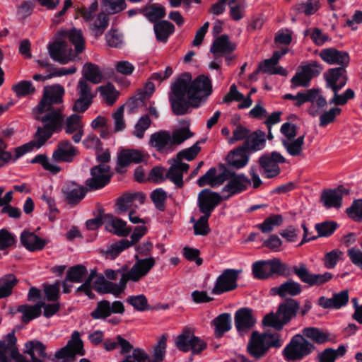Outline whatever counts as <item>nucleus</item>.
<instances>
[{"label":"nucleus","mask_w":362,"mask_h":362,"mask_svg":"<svg viewBox=\"0 0 362 362\" xmlns=\"http://www.w3.org/2000/svg\"><path fill=\"white\" fill-rule=\"evenodd\" d=\"M189 168V164L179 162L175 159L166 172V177L176 187L182 188L184 185L183 173L187 172Z\"/></svg>","instance_id":"obj_25"},{"label":"nucleus","mask_w":362,"mask_h":362,"mask_svg":"<svg viewBox=\"0 0 362 362\" xmlns=\"http://www.w3.org/2000/svg\"><path fill=\"white\" fill-rule=\"evenodd\" d=\"M24 354L29 355L30 357L36 356L35 353L39 356L40 358H49V356L46 352V346L39 340L28 341L25 344Z\"/></svg>","instance_id":"obj_39"},{"label":"nucleus","mask_w":362,"mask_h":362,"mask_svg":"<svg viewBox=\"0 0 362 362\" xmlns=\"http://www.w3.org/2000/svg\"><path fill=\"white\" fill-rule=\"evenodd\" d=\"M265 133L263 131L256 130L250 134L242 146L247 152L260 151L265 146Z\"/></svg>","instance_id":"obj_28"},{"label":"nucleus","mask_w":362,"mask_h":362,"mask_svg":"<svg viewBox=\"0 0 362 362\" xmlns=\"http://www.w3.org/2000/svg\"><path fill=\"white\" fill-rule=\"evenodd\" d=\"M112 175L108 164H98L92 168V191L102 189L107 185Z\"/></svg>","instance_id":"obj_23"},{"label":"nucleus","mask_w":362,"mask_h":362,"mask_svg":"<svg viewBox=\"0 0 362 362\" xmlns=\"http://www.w3.org/2000/svg\"><path fill=\"white\" fill-rule=\"evenodd\" d=\"M44 305L43 301H38L34 305L24 304L19 305L17 311L23 314L22 321L24 323H28L33 319L39 317L42 314V308Z\"/></svg>","instance_id":"obj_35"},{"label":"nucleus","mask_w":362,"mask_h":362,"mask_svg":"<svg viewBox=\"0 0 362 362\" xmlns=\"http://www.w3.org/2000/svg\"><path fill=\"white\" fill-rule=\"evenodd\" d=\"M303 72L311 81L313 78L317 76L323 70V66L317 61H311L305 64L300 66Z\"/></svg>","instance_id":"obj_58"},{"label":"nucleus","mask_w":362,"mask_h":362,"mask_svg":"<svg viewBox=\"0 0 362 362\" xmlns=\"http://www.w3.org/2000/svg\"><path fill=\"white\" fill-rule=\"evenodd\" d=\"M283 344L281 335L276 332H252L247 345V351L255 360L266 356L270 348H280Z\"/></svg>","instance_id":"obj_4"},{"label":"nucleus","mask_w":362,"mask_h":362,"mask_svg":"<svg viewBox=\"0 0 362 362\" xmlns=\"http://www.w3.org/2000/svg\"><path fill=\"white\" fill-rule=\"evenodd\" d=\"M61 282L56 281L53 284L44 285V293L48 301H57L59 298V290Z\"/></svg>","instance_id":"obj_61"},{"label":"nucleus","mask_w":362,"mask_h":362,"mask_svg":"<svg viewBox=\"0 0 362 362\" xmlns=\"http://www.w3.org/2000/svg\"><path fill=\"white\" fill-rule=\"evenodd\" d=\"M109 16L103 12L92 16V35L95 38L101 36L109 25Z\"/></svg>","instance_id":"obj_40"},{"label":"nucleus","mask_w":362,"mask_h":362,"mask_svg":"<svg viewBox=\"0 0 362 362\" xmlns=\"http://www.w3.org/2000/svg\"><path fill=\"white\" fill-rule=\"evenodd\" d=\"M127 302L138 311H144L149 309L148 300L143 294L130 296L127 298Z\"/></svg>","instance_id":"obj_57"},{"label":"nucleus","mask_w":362,"mask_h":362,"mask_svg":"<svg viewBox=\"0 0 362 362\" xmlns=\"http://www.w3.org/2000/svg\"><path fill=\"white\" fill-rule=\"evenodd\" d=\"M286 163V158L279 152L265 153L259 158V164L262 169V175L267 178H273L281 173L279 163Z\"/></svg>","instance_id":"obj_11"},{"label":"nucleus","mask_w":362,"mask_h":362,"mask_svg":"<svg viewBox=\"0 0 362 362\" xmlns=\"http://www.w3.org/2000/svg\"><path fill=\"white\" fill-rule=\"evenodd\" d=\"M176 346L183 352L192 351L193 354H198L206 348V343L199 337H196L193 332L188 328L176 339Z\"/></svg>","instance_id":"obj_10"},{"label":"nucleus","mask_w":362,"mask_h":362,"mask_svg":"<svg viewBox=\"0 0 362 362\" xmlns=\"http://www.w3.org/2000/svg\"><path fill=\"white\" fill-rule=\"evenodd\" d=\"M12 90L18 98H23L35 93V88L30 81H21L13 85Z\"/></svg>","instance_id":"obj_49"},{"label":"nucleus","mask_w":362,"mask_h":362,"mask_svg":"<svg viewBox=\"0 0 362 362\" xmlns=\"http://www.w3.org/2000/svg\"><path fill=\"white\" fill-rule=\"evenodd\" d=\"M315 349L313 343L302 334L294 335L284 347L282 354L288 362L300 361L311 354Z\"/></svg>","instance_id":"obj_5"},{"label":"nucleus","mask_w":362,"mask_h":362,"mask_svg":"<svg viewBox=\"0 0 362 362\" xmlns=\"http://www.w3.org/2000/svg\"><path fill=\"white\" fill-rule=\"evenodd\" d=\"M310 80L306 76L303 70L299 66L295 75L291 79V88L298 87H308L310 86Z\"/></svg>","instance_id":"obj_56"},{"label":"nucleus","mask_w":362,"mask_h":362,"mask_svg":"<svg viewBox=\"0 0 362 362\" xmlns=\"http://www.w3.org/2000/svg\"><path fill=\"white\" fill-rule=\"evenodd\" d=\"M192 136V134L188 128L182 127L175 129L171 134V144L172 146L180 145Z\"/></svg>","instance_id":"obj_63"},{"label":"nucleus","mask_w":362,"mask_h":362,"mask_svg":"<svg viewBox=\"0 0 362 362\" xmlns=\"http://www.w3.org/2000/svg\"><path fill=\"white\" fill-rule=\"evenodd\" d=\"M292 269L302 282L308 284L310 286L324 284L333 276L330 272L318 274H310L306 265L303 263H300L298 266L293 267Z\"/></svg>","instance_id":"obj_17"},{"label":"nucleus","mask_w":362,"mask_h":362,"mask_svg":"<svg viewBox=\"0 0 362 362\" xmlns=\"http://www.w3.org/2000/svg\"><path fill=\"white\" fill-rule=\"evenodd\" d=\"M174 31V25L168 21H161L154 23L156 37L160 42H165Z\"/></svg>","instance_id":"obj_38"},{"label":"nucleus","mask_w":362,"mask_h":362,"mask_svg":"<svg viewBox=\"0 0 362 362\" xmlns=\"http://www.w3.org/2000/svg\"><path fill=\"white\" fill-rule=\"evenodd\" d=\"M349 192V190L342 185L334 189H326L321 194L320 202L327 209H339L342 205L343 196L348 194Z\"/></svg>","instance_id":"obj_22"},{"label":"nucleus","mask_w":362,"mask_h":362,"mask_svg":"<svg viewBox=\"0 0 362 362\" xmlns=\"http://www.w3.org/2000/svg\"><path fill=\"white\" fill-rule=\"evenodd\" d=\"M252 274L258 279H268L274 275H289V267L279 259L256 262L252 264Z\"/></svg>","instance_id":"obj_7"},{"label":"nucleus","mask_w":362,"mask_h":362,"mask_svg":"<svg viewBox=\"0 0 362 362\" xmlns=\"http://www.w3.org/2000/svg\"><path fill=\"white\" fill-rule=\"evenodd\" d=\"M77 355H85V350L80 333L78 331H74L71 334V339L67 341L66 345L56 351L54 356L57 359L66 358L74 359Z\"/></svg>","instance_id":"obj_14"},{"label":"nucleus","mask_w":362,"mask_h":362,"mask_svg":"<svg viewBox=\"0 0 362 362\" xmlns=\"http://www.w3.org/2000/svg\"><path fill=\"white\" fill-rule=\"evenodd\" d=\"M234 321L238 332H247L255 326L256 318L252 314V309L242 308L235 312Z\"/></svg>","instance_id":"obj_24"},{"label":"nucleus","mask_w":362,"mask_h":362,"mask_svg":"<svg viewBox=\"0 0 362 362\" xmlns=\"http://www.w3.org/2000/svg\"><path fill=\"white\" fill-rule=\"evenodd\" d=\"M319 56L323 62L329 65L347 67L350 62V57L347 52L334 47L322 49Z\"/></svg>","instance_id":"obj_21"},{"label":"nucleus","mask_w":362,"mask_h":362,"mask_svg":"<svg viewBox=\"0 0 362 362\" xmlns=\"http://www.w3.org/2000/svg\"><path fill=\"white\" fill-rule=\"evenodd\" d=\"M250 185L251 180L245 174L233 172L227 184L221 189L222 196L224 200H228L247 190Z\"/></svg>","instance_id":"obj_12"},{"label":"nucleus","mask_w":362,"mask_h":362,"mask_svg":"<svg viewBox=\"0 0 362 362\" xmlns=\"http://www.w3.org/2000/svg\"><path fill=\"white\" fill-rule=\"evenodd\" d=\"M349 302V293L347 290H343L334 293L332 298H327L324 296L318 299V305L323 308L339 309Z\"/></svg>","instance_id":"obj_27"},{"label":"nucleus","mask_w":362,"mask_h":362,"mask_svg":"<svg viewBox=\"0 0 362 362\" xmlns=\"http://www.w3.org/2000/svg\"><path fill=\"white\" fill-rule=\"evenodd\" d=\"M213 91L210 78L204 74L192 80L189 72L182 74L172 84L169 95L171 109L175 115L187 114L189 108L199 107Z\"/></svg>","instance_id":"obj_2"},{"label":"nucleus","mask_w":362,"mask_h":362,"mask_svg":"<svg viewBox=\"0 0 362 362\" xmlns=\"http://www.w3.org/2000/svg\"><path fill=\"white\" fill-rule=\"evenodd\" d=\"M230 315L228 313L221 314L214 320L216 337H221L225 332L230 329Z\"/></svg>","instance_id":"obj_43"},{"label":"nucleus","mask_w":362,"mask_h":362,"mask_svg":"<svg viewBox=\"0 0 362 362\" xmlns=\"http://www.w3.org/2000/svg\"><path fill=\"white\" fill-rule=\"evenodd\" d=\"M144 15L151 21L156 23L158 20L161 19L165 16V8L159 4H154L149 6H145L143 8Z\"/></svg>","instance_id":"obj_48"},{"label":"nucleus","mask_w":362,"mask_h":362,"mask_svg":"<svg viewBox=\"0 0 362 362\" xmlns=\"http://www.w3.org/2000/svg\"><path fill=\"white\" fill-rule=\"evenodd\" d=\"M148 144L158 151L162 152L172 146L171 134L165 130L156 132L150 136Z\"/></svg>","instance_id":"obj_30"},{"label":"nucleus","mask_w":362,"mask_h":362,"mask_svg":"<svg viewBox=\"0 0 362 362\" xmlns=\"http://www.w3.org/2000/svg\"><path fill=\"white\" fill-rule=\"evenodd\" d=\"M250 134V131L242 124H238L233 131V136L227 139L228 143L233 144L238 141L246 140Z\"/></svg>","instance_id":"obj_62"},{"label":"nucleus","mask_w":362,"mask_h":362,"mask_svg":"<svg viewBox=\"0 0 362 362\" xmlns=\"http://www.w3.org/2000/svg\"><path fill=\"white\" fill-rule=\"evenodd\" d=\"M106 228L110 232L121 237L127 236L132 229L127 226V222L119 218L110 217V222L106 225Z\"/></svg>","instance_id":"obj_37"},{"label":"nucleus","mask_w":362,"mask_h":362,"mask_svg":"<svg viewBox=\"0 0 362 362\" xmlns=\"http://www.w3.org/2000/svg\"><path fill=\"white\" fill-rule=\"evenodd\" d=\"M241 270L226 269L216 279L212 293L220 295L235 289L238 287L237 281Z\"/></svg>","instance_id":"obj_13"},{"label":"nucleus","mask_w":362,"mask_h":362,"mask_svg":"<svg viewBox=\"0 0 362 362\" xmlns=\"http://www.w3.org/2000/svg\"><path fill=\"white\" fill-rule=\"evenodd\" d=\"M96 91L100 93L103 100L109 105H112L119 95V91L115 89L111 83L98 87Z\"/></svg>","instance_id":"obj_42"},{"label":"nucleus","mask_w":362,"mask_h":362,"mask_svg":"<svg viewBox=\"0 0 362 362\" xmlns=\"http://www.w3.org/2000/svg\"><path fill=\"white\" fill-rule=\"evenodd\" d=\"M30 163H39L42 168L53 174H57L61 171V168L49 163V158L45 154H37L31 160Z\"/></svg>","instance_id":"obj_53"},{"label":"nucleus","mask_w":362,"mask_h":362,"mask_svg":"<svg viewBox=\"0 0 362 362\" xmlns=\"http://www.w3.org/2000/svg\"><path fill=\"white\" fill-rule=\"evenodd\" d=\"M48 51L50 57L61 64H66L72 59V48L65 40L58 35L54 42L49 44Z\"/></svg>","instance_id":"obj_15"},{"label":"nucleus","mask_w":362,"mask_h":362,"mask_svg":"<svg viewBox=\"0 0 362 362\" xmlns=\"http://www.w3.org/2000/svg\"><path fill=\"white\" fill-rule=\"evenodd\" d=\"M348 216L355 221H362V199L354 200L351 206L346 209Z\"/></svg>","instance_id":"obj_64"},{"label":"nucleus","mask_w":362,"mask_h":362,"mask_svg":"<svg viewBox=\"0 0 362 362\" xmlns=\"http://www.w3.org/2000/svg\"><path fill=\"white\" fill-rule=\"evenodd\" d=\"M305 136L302 135L296 139H281L282 146L286 152L292 156H299L303 152Z\"/></svg>","instance_id":"obj_41"},{"label":"nucleus","mask_w":362,"mask_h":362,"mask_svg":"<svg viewBox=\"0 0 362 362\" xmlns=\"http://www.w3.org/2000/svg\"><path fill=\"white\" fill-rule=\"evenodd\" d=\"M57 35L63 40L66 38L75 46L77 53H81L84 49V40L81 30L72 28L68 30H61L57 32Z\"/></svg>","instance_id":"obj_33"},{"label":"nucleus","mask_w":362,"mask_h":362,"mask_svg":"<svg viewBox=\"0 0 362 362\" xmlns=\"http://www.w3.org/2000/svg\"><path fill=\"white\" fill-rule=\"evenodd\" d=\"M87 191L88 189L85 187L78 186L73 182L71 186L68 187L64 193L68 204L75 205L84 198Z\"/></svg>","instance_id":"obj_36"},{"label":"nucleus","mask_w":362,"mask_h":362,"mask_svg":"<svg viewBox=\"0 0 362 362\" xmlns=\"http://www.w3.org/2000/svg\"><path fill=\"white\" fill-rule=\"evenodd\" d=\"M145 196L139 192L125 193L116 200V212L119 214L127 212L132 206L134 200H138L141 204L144 202Z\"/></svg>","instance_id":"obj_29"},{"label":"nucleus","mask_w":362,"mask_h":362,"mask_svg":"<svg viewBox=\"0 0 362 362\" xmlns=\"http://www.w3.org/2000/svg\"><path fill=\"white\" fill-rule=\"evenodd\" d=\"M132 246V243L127 239L112 244L106 251V257L111 259H115L123 250Z\"/></svg>","instance_id":"obj_51"},{"label":"nucleus","mask_w":362,"mask_h":362,"mask_svg":"<svg viewBox=\"0 0 362 362\" xmlns=\"http://www.w3.org/2000/svg\"><path fill=\"white\" fill-rule=\"evenodd\" d=\"M302 292L301 285L293 280H288L279 286L271 288L272 295H278L281 298H285L287 296H296Z\"/></svg>","instance_id":"obj_31"},{"label":"nucleus","mask_w":362,"mask_h":362,"mask_svg":"<svg viewBox=\"0 0 362 362\" xmlns=\"http://www.w3.org/2000/svg\"><path fill=\"white\" fill-rule=\"evenodd\" d=\"M87 82H90V62L86 63L83 77L78 84L79 98L74 102L72 107L75 112H83L90 105V88Z\"/></svg>","instance_id":"obj_8"},{"label":"nucleus","mask_w":362,"mask_h":362,"mask_svg":"<svg viewBox=\"0 0 362 362\" xmlns=\"http://www.w3.org/2000/svg\"><path fill=\"white\" fill-rule=\"evenodd\" d=\"M346 349L344 346L340 345L337 349L327 348L317 355L319 362H334L338 357L343 356Z\"/></svg>","instance_id":"obj_44"},{"label":"nucleus","mask_w":362,"mask_h":362,"mask_svg":"<svg viewBox=\"0 0 362 362\" xmlns=\"http://www.w3.org/2000/svg\"><path fill=\"white\" fill-rule=\"evenodd\" d=\"M235 49V45L229 40L227 35H221L214 41L210 51L214 54H230Z\"/></svg>","instance_id":"obj_34"},{"label":"nucleus","mask_w":362,"mask_h":362,"mask_svg":"<svg viewBox=\"0 0 362 362\" xmlns=\"http://www.w3.org/2000/svg\"><path fill=\"white\" fill-rule=\"evenodd\" d=\"M123 278L118 284L107 280L101 275L96 278L94 286H92L95 291L100 293H110L115 297H119L125 290V281Z\"/></svg>","instance_id":"obj_20"},{"label":"nucleus","mask_w":362,"mask_h":362,"mask_svg":"<svg viewBox=\"0 0 362 362\" xmlns=\"http://www.w3.org/2000/svg\"><path fill=\"white\" fill-rule=\"evenodd\" d=\"M284 218L281 214H273L267 217L262 223L257 225V228L264 233H267L274 228L282 225Z\"/></svg>","instance_id":"obj_46"},{"label":"nucleus","mask_w":362,"mask_h":362,"mask_svg":"<svg viewBox=\"0 0 362 362\" xmlns=\"http://www.w3.org/2000/svg\"><path fill=\"white\" fill-rule=\"evenodd\" d=\"M346 68H330L324 74L327 87L331 88L333 92H339L346 84L348 78Z\"/></svg>","instance_id":"obj_18"},{"label":"nucleus","mask_w":362,"mask_h":362,"mask_svg":"<svg viewBox=\"0 0 362 362\" xmlns=\"http://www.w3.org/2000/svg\"><path fill=\"white\" fill-rule=\"evenodd\" d=\"M134 258L136 262L129 270H128V266L127 264H124L119 269H117V273L121 274L119 281L123 278L127 279L125 281V288L127 287V282L129 281L133 282L139 281L143 277L148 274L156 264V261L153 257L139 259V256L136 255Z\"/></svg>","instance_id":"obj_6"},{"label":"nucleus","mask_w":362,"mask_h":362,"mask_svg":"<svg viewBox=\"0 0 362 362\" xmlns=\"http://www.w3.org/2000/svg\"><path fill=\"white\" fill-rule=\"evenodd\" d=\"M106 43L112 48H121L123 45V37L117 30H110L105 35Z\"/></svg>","instance_id":"obj_59"},{"label":"nucleus","mask_w":362,"mask_h":362,"mask_svg":"<svg viewBox=\"0 0 362 362\" xmlns=\"http://www.w3.org/2000/svg\"><path fill=\"white\" fill-rule=\"evenodd\" d=\"M87 274V269L83 264L71 267L66 274V281L70 282H82Z\"/></svg>","instance_id":"obj_50"},{"label":"nucleus","mask_w":362,"mask_h":362,"mask_svg":"<svg viewBox=\"0 0 362 362\" xmlns=\"http://www.w3.org/2000/svg\"><path fill=\"white\" fill-rule=\"evenodd\" d=\"M337 227V223L332 221L319 223L315 226L318 233L317 237H329L334 233Z\"/></svg>","instance_id":"obj_52"},{"label":"nucleus","mask_w":362,"mask_h":362,"mask_svg":"<svg viewBox=\"0 0 362 362\" xmlns=\"http://www.w3.org/2000/svg\"><path fill=\"white\" fill-rule=\"evenodd\" d=\"M299 310L300 303L297 300L286 298L278 305L275 313L271 312L263 317L262 325L280 331L297 316Z\"/></svg>","instance_id":"obj_3"},{"label":"nucleus","mask_w":362,"mask_h":362,"mask_svg":"<svg viewBox=\"0 0 362 362\" xmlns=\"http://www.w3.org/2000/svg\"><path fill=\"white\" fill-rule=\"evenodd\" d=\"M302 335L314 342L321 344L329 340V334L315 327H306L302 330Z\"/></svg>","instance_id":"obj_45"},{"label":"nucleus","mask_w":362,"mask_h":362,"mask_svg":"<svg viewBox=\"0 0 362 362\" xmlns=\"http://www.w3.org/2000/svg\"><path fill=\"white\" fill-rule=\"evenodd\" d=\"M198 207L203 216L210 217L216 206L222 201L223 197L209 189H202L198 194Z\"/></svg>","instance_id":"obj_16"},{"label":"nucleus","mask_w":362,"mask_h":362,"mask_svg":"<svg viewBox=\"0 0 362 362\" xmlns=\"http://www.w3.org/2000/svg\"><path fill=\"white\" fill-rule=\"evenodd\" d=\"M246 152L247 151L242 146L230 151L226 157V161L228 165L233 166L236 169H240L245 166L249 160Z\"/></svg>","instance_id":"obj_32"},{"label":"nucleus","mask_w":362,"mask_h":362,"mask_svg":"<svg viewBox=\"0 0 362 362\" xmlns=\"http://www.w3.org/2000/svg\"><path fill=\"white\" fill-rule=\"evenodd\" d=\"M151 120L148 115H144L139 118L134 127L133 134L139 138L142 139L144 136L145 132L150 127Z\"/></svg>","instance_id":"obj_54"},{"label":"nucleus","mask_w":362,"mask_h":362,"mask_svg":"<svg viewBox=\"0 0 362 362\" xmlns=\"http://www.w3.org/2000/svg\"><path fill=\"white\" fill-rule=\"evenodd\" d=\"M21 244L30 252L42 250L47 242L37 235L34 232L23 230L20 237Z\"/></svg>","instance_id":"obj_26"},{"label":"nucleus","mask_w":362,"mask_h":362,"mask_svg":"<svg viewBox=\"0 0 362 362\" xmlns=\"http://www.w3.org/2000/svg\"><path fill=\"white\" fill-rule=\"evenodd\" d=\"M64 93V88L60 84H54L44 88L42 98L37 105L35 117V119L40 121L42 126L37 127L33 140L14 148L13 161L25 153L33 151L35 148H40L54 133L62 131L64 117L59 109L52 107V104L62 103Z\"/></svg>","instance_id":"obj_1"},{"label":"nucleus","mask_w":362,"mask_h":362,"mask_svg":"<svg viewBox=\"0 0 362 362\" xmlns=\"http://www.w3.org/2000/svg\"><path fill=\"white\" fill-rule=\"evenodd\" d=\"M103 339L104 335L103 332L96 331L92 333V344L95 345L102 344L103 347L107 351L119 349V353L122 355H126L132 350L133 346L131 343L121 335H117L113 339H107L104 341Z\"/></svg>","instance_id":"obj_9"},{"label":"nucleus","mask_w":362,"mask_h":362,"mask_svg":"<svg viewBox=\"0 0 362 362\" xmlns=\"http://www.w3.org/2000/svg\"><path fill=\"white\" fill-rule=\"evenodd\" d=\"M167 338L162 336L157 344L153 347V354L151 358V362H163L166 351Z\"/></svg>","instance_id":"obj_55"},{"label":"nucleus","mask_w":362,"mask_h":362,"mask_svg":"<svg viewBox=\"0 0 362 362\" xmlns=\"http://www.w3.org/2000/svg\"><path fill=\"white\" fill-rule=\"evenodd\" d=\"M125 312L123 303L115 300L112 303L107 300H103L98 303L96 308L92 312V317L95 319H105L112 314L122 315Z\"/></svg>","instance_id":"obj_19"},{"label":"nucleus","mask_w":362,"mask_h":362,"mask_svg":"<svg viewBox=\"0 0 362 362\" xmlns=\"http://www.w3.org/2000/svg\"><path fill=\"white\" fill-rule=\"evenodd\" d=\"M201 148L199 146V141L196 142L191 147L185 148L181 151H180L176 156L175 160L182 162V159H186L187 160H192L196 158L199 152L200 151Z\"/></svg>","instance_id":"obj_60"},{"label":"nucleus","mask_w":362,"mask_h":362,"mask_svg":"<svg viewBox=\"0 0 362 362\" xmlns=\"http://www.w3.org/2000/svg\"><path fill=\"white\" fill-rule=\"evenodd\" d=\"M54 105V104H52V107L54 109H56L55 107H53ZM57 109L60 110L62 115L64 117V115L62 113V110L58 107ZM64 124H65V127H64L65 132L66 134H71L81 129V128H82L81 117L76 114H72L71 115H70L69 117H68L66 118V121L64 120L62 127H64Z\"/></svg>","instance_id":"obj_47"}]
</instances>
